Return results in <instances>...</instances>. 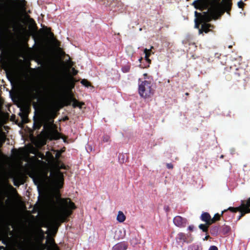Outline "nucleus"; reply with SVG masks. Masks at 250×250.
I'll list each match as a JSON object with an SVG mask.
<instances>
[{"instance_id": "393cba45", "label": "nucleus", "mask_w": 250, "mask_h": 250, "mask_svg": "<svg viewBox=\"0 0 250 250\" xmlns=\"http://www.w3.org/2000/svg\"><path fill=\"white\" fill-rule=\"evenodd\" d=\"M188 250H201L199 246L196 244L191 245L188 247Z\"/></svg>"}, {"instance_id": "a211bd4d", "label": "nucleus", "mask_w": 250, "mask_h": 250, "mask_svg": "<svg viewBox=\"0 0 250 250\" xmlns=\"http://www.w3.org/2000/svg\"><path fill=\"white\" fill-rule=\"evenodd\" d=\"M48 250H60L59 247L55 243L54 239L50 240V246L49 247Z\"/></svg>"}, {"instance_id": "c85d7f7f", "label": "nucleus", "mask_w": 250, "mask_h": 250, "mask_svg": "<svg viewBox=\"0 0 250 250\" xmlns=\"http://www.w3.org/2000/svg\"><path fill=\"white\" fill-rule=\"evenodd\" d=\"M63 150H62V151H58L56 153V158L57 159H59L61 156V154L63 152Z\"/></svg>"}, {"instance_id": "c03bdc74", "label": "nucleus", "mask_w": 250, "mask_h": 250, "mask_svg": "<svg viewBox=\"0 0 250 250\" xmlns=\"http://www.w3.org/2000/svg\"><path fill=\"white\" fill-rule=\"evenodd\" d=\"M166 210L168 211L169 210V208L168 207H167Z\"/></svg>"}, {"instance_id": "4468645a", "label": "nucleus", "mask_w": 250, "mask_h": 250, "mask_svg": "<svg viewBox=\"0 0 250 250\" xmlns=\"http://www.w3.org/2000/svg\"><path fill=\"white\" fill-rule=\"evenodd\" d=\"M200 219L202 221L206 222L207 225H211V217L208 212H203L200 216Z\"/></svg>"}, {"instance_id": "c9c22d12", "label": "nucleus", "mask_w": 250, "mask_h": 250, "mask_svg": "<svg viewBox=\"0 0 250 250\" xmlns=\"http://www.w3.org/2000/svg\"><path fill=\"white\" fill-rule=\"evenodd\" d=\"M193 228H194V227L193 226H189L188 227V229L190 230V231H192L193 229Z\"/></svg>"}, {"instance_id": "f8f14e48", "label": "nucleus", "mask_w": 250, "mask_h": 250, "mask_svg": "<svg viewBox=\"0 0 250 250\" xmlns=\"http://www.w3.org/2000/svg\"><path fill=\"white\" fill-rule=\"evenodd\" d=\"M19 250H33L29 241H23L18 246Z\"/></svg>"}, {"instance_id": "37998d69", "label": "nucleus", "mask_w": 250, "mask_h": 250, "mask_svg": "<svg viewBox=\"0 0 250 250\" xmlns=\"http://www.w3.org/2000/svg\"><path fill=\"white\" fill-rule=\"evenodd\" d=\"M68 117H65L64 118V120H68Z\"/></svg>"}, {"instance_id": "4c0bfd02", "label": "nucleus", "mask_w": 250, "mask_h": 250, "mask_svg": "<svg viewBox=\"0 0 250 250\" xmlns=\"http://www.w3.org/2000/svg\"><path fill=\"white\" fill-rule=\"evenodd\" d=\"M61 168L63 169H66V166L64 164H62L61 166Z\"/></svg>"}, {"instance_id": "7c9ffc66", "label": "nucleus", "mask_w": 250, "mask_h": 250, "mask_svg": "<svg viewBox=\"0 0 250 250\" xmlns=\"http://www.w3.org/2000/svg\"><path fill=\"white\" fill-rule=\"evenodd\" d=\"M46 30L47 31V33L52 37L54 36V34L51 32V29L50 28H46Z\"/></svg>"}, {"instance_id": "f3484780", "label": "nucleus", "mask_w": 250, "mask_h": 250, "mask_svg": "<svg viewBox=\"0 0 250 250\" xmlns=\"http://www.w3.org/2000/svg\"><path fill=\"white\" fill-rule=\"evenodd\" d=\"M125 219L126 217L124 213L122 211H119L117 216V220L119 222L122 223L125 221Z\"/></svg>"}, {"instance_id": "cd10ccee", "label": "nucleus", "mask_w": 250, "mask_h": 250, "mask_svg": "<svg viewBox=\"0 0 250 250\" xmlns=\"http://www.w3.org/2000/svg\"><path fill=\"white\" fill-rule=\"evenodd\" d=\"M144 52L145 54V59L149 58L151 55V53H149V51L147 50V48L144 49Z\"/></svg>"}, {"instance_id": "de8ad7c7", "label": "nucleus", "mask_w": 250, "mask_h": 250, "mask_svg": "<svg viewBox=\"0 0 250 250\" xmlns=\"http://www.w3.org/2000/svg\"><path fill=\"white\" fill-rule=\"evenodd\" d=\"M142 59V58H141V59H139V61L141 62Z\"/></svg>"}, {"instance_id": "5701e85b", "label": "nucleus", "mask_w": 250, "mask_h": 250, "mask_svg": "<svg viewBox=\"0 0 250 250\" xmlns=\"http://www.w3.org/2000/svg\"><path fill=\"white\" fill-rule=\"evenodd\" d=\"M130 65L128 64L124 65L122 68V71L124 73H127L130 71Z\"/></svg>"}, {"instance_id": "aec40b11", "label": "nucleus", "mask_w": 250, "mask_h": 250, "mask_svg": "<svg viewBox=\"0 0 250 250\" xmlns=\"http://www.w3.org/2000/svg\"><path fill=\"white\" fill-rule=\"evenodd\" d=\"M219 228L218 226H212L210 229V233L213 236H217L218 234Z\"/></svg>"}, {"instance_id": "7ed1b4c3", "label": "nucleus", "mask_w": 250, "mask_h": 250, "mask_svg": "<svg viewBox=\"0 0 250 250\" xmlns=\"http://www.w3.org/2000/svg\"><path fill=\"white\" fill-rule=\"evenodd\" d=\"M230 71L227 69L224 72L223 77L228 81L232 78V74H234L236 80L238 82H242V86L245 88L247 83L250 80V68L247 67L246 68L242 66L238 68L230 66Z\"/></svg>"}, {"instance_id": "ea45409f", "label": "nucleus", "mask_w": 250, "mask_h": 250, "mask_svg": "<svg viewBox=\"0 0 250 250\" xmlns=\"http://www.w3.org/2000/svg\"><path fill=\"white\" fill-rule=\"evenodd\" d=\"M69 65L70 66H72L74 65V62L72 61H69Z\"/></svg>"}, {"instance_id": "3c124183", "label": "nucleus", "mask_w": 250, "mask_h": 250, "mask_svg": "<svg viewBox=\"0 0 250 250\" xmlns=\"http://www.w3.org/2000/svg\"><path fill=\"white\" fill-rule=\"evenodd\" d=\"M187 0V1H189L190 0Z\"/></svg>"}, {"instance_id": "79ce46f5", "label": "nucleus", "mask_w": 250, "mask_h": 250, "mask_svg": "<svg viewBox=\"0 0 250 250\" xmlns=\"http://www.w3.org/2000/svg\"><path fill=\"white\" fill-rule=\"evenodd\" d=\"M14 185L16 186H19V184L17 183V182L15 181H14Z\"/></svg>"}, {"instance_id": "c756f323", "label": "nucleus", "mask_w": 250, "mask_h": 250, "mask_svg": "<svg viewBox=\"0 0 250 250\" xmlns=\"http://www.w3.org/2000/svg\"><path fill=\"white\" fill-rule=\"evenodd\" d=\"M237 4L239 8H243L245 4L242 0H241L238 2Z\"/></svg>"}, {"instance_id": "49530a36", "label": "nucleus", "mask_w": 250, "mask_h": 250, "mask_svg": "<svg viewBox=\"0 0 250 250\" xmlns=\"http://www.w3.org/2000/svg\"><path fill=\"white\" fill-rule=\"evenodd\" d=\"M75 71L76 72H75V73H74V75H76V74L77 73V71H76V70H75Z\"/></svg>"}, {"instance_id": "ddd939ff", "label": "nucleus", "mask_w": 250, "mask_h": 250, "mask_svg": "<svg viewBox=\"0 0 250 250\" xmlns=\"http://www.w3.org/2000/svg\"><path fill=\"white\" fill-rule=\"evenodd\" d=\"M228 211V208L227 209H225L223 211H222L221 214H219V213H216L214 215L213 217L211 218V225L213 223H215L216 221L220 220L221 216H222L223 217H225Z\"/></svg>"}, {"instance_id": "f257e3e1", "label": "nucleus", "mask_w": 250, "mask_h": 250, "mask_svg": "<svg viewBox=\"0 0 250 250\" xmlns=\"http://www.w3.org/2000/svg\"><path fill=\"white\" fill-rule=\"evenodd\" d=\"M232 5V0H195L192 5L198 10L208 11L202 13L195 11V28L200 29L201 24L210 21L212 19L217 20L225 12L229 15Z\"/></svg>"}, {"instance_id": "f704fd0d", "label": "nucleus", "mask_w": 250, "mask_h": 250, "mask_svg": "<svg viewBox=\"0 0 250 250\" xmlns=\"http://www.w3.org/2000/svg\"><path fill=\"white\" fill-rule=\"evenodd\" d=\"M152 49H153V46H151L150 49H147V50L149 51V53H151V55L153 54L154 53V52H153L152 51V50H151Z\"/></svg>"}, {"instance_id": "a878e982", "label": "nucleus", "mask_w": 250, "mask_h": 250, "mask_svg": "<svg viewBox=\"0 0 250 250\" xmlns=\"http://www.w3.org/2000/svg\"><path fill=\"white\" fill-rule=\"evenodd\" d=\"M110 137L109 135L107 134H104L103 136V142L104 143L108 142L110 141Z\"/></svg>"}, {"instance_id": "72a5a7b5", "label": "nucleus", "mask_w": 250, "mask_h": 250, "mask_svg": "<svg viewBox=\"0 0 250 250\" xmlns=\"http://www.w3.org/2000/svg\"><path fill=\"white\" fill-rule=\"evenodd\" d=\"M144 78L145 79H147V80H150V78L148 76L147 74L146 73L144 74Z\"/></svg>"}, {"instance_id": "423d86ee", "label": "nucleus", "mask_w": 250, "mask_h": 250, "mask_svg": "<svg viewBox=\"0 0 250 250\" xmlns=\"http://www.w3.org/2000/svg\"><path fill=\"white\" fill-rule=\"evenodd\" d=\"M71 101L73 102L72 106L74 108L79 107L82 108L83 105H84V103L83 102H79L75 98L71 96L70 99H66L63 101H59L56 102L55 104V107L57 108L58 110L62 108L64 106H68L71 104Z\"/></svg>"}, {"instance_id": "bb28decb", "label": "nucleus", "mask_w": 250, "mask_h": 250, "mask_svg": "<svg viewBox=\"0 0 250 250\" xmlns=\"http://www.w3.org/2000/svg\"><path fill=\"white\" fill-rule=\"evenodd\" d=\"M177 239L179 240H185L186 239L185 234L182 232L178 233L177 235Z\"/></svg>"}, {"instance_id": "1a4fd4ad", "label": "nucleus", "mask_w": 250, "mask_h": 250, "mask_svg": "<svg viewBox=\"0 0 250 250\" xmlns=\"http://www.w3.org/2000/svg\"><path fill=\"white\" fill-rule=\"evenodd\" d=\"M174 224L178 227H185L187 223V220L180 216H176L173 218Z\"/></svg>"}, {"instance_id": "dca6fc26", "label": "nucleus", "mask_w": 250, "mask_h": 250, "mask_svg": "<svg viewBox=\"0 0 250 250\" xmlns=\"http://www.w3.org/2000/svg\"><path fill=\"white\" fill-rule=\"evenodd\" d=\"M127 249V245L125 242H121L114 245L112 250H126Z\"/></svg>"}, {"instance_id": "2eb2a0df", "label": "nucleus", "mask_w": 250, "mask_h": 250, "mask_svg": "<svg viewBox=\"0 0 250 250\" xmlns=\"http://www.w3.org/2000/svg\"><path fill=\"white\" fill-rule=\"evenodd\" d=\"M44 121L41 118L37 119L34 118L33 128L34 130H39L43 125Z\"/></svg>"}, {"instance_id": "58836bf2", "label": "nucleus", "mask_w": 250, "mask_h": 250, "mask_svg": "<svg viewBox=\"0 0 250 250\" xmlns=\"http://www.w3.org/2000/svg\"><path fill=\"white\" fill-rule=\"evenodd\" d=\"M209 238H210V236H209V235H208L206 236L203 239L204 241L207 240Z\"/></svg>"}, {"instance_id": "6e6552de", "label": "nucleus", "mask_w": 250, "mask_h": 250, "mask_svg": "<svg viewBox=\"0 0 250 250\" xmlns=\"http://www.w3.org/2000/svg\"><path fill=\"white\" fill-rule=\"evenodd\" d=\"M228 210H229L232 212H236L237 211H239L240 212V214L239 215L237 220H240L241 218L244 216L246 214L250 213V209L245 208L241 205L237 207H229L228 208Z\"/></svg>"}, {"instance_id": "473e14b6", "label": "nucleus", "mask_w": 250, "mask_h": 250, "mask_svg": "<svg viewBox=\"0 0 250 250\" xmlns=\"http://www.w3.org/2000/svg\"><path fill=\"white\" fill-rule=\"evenodd\" d=\"M208 250H218V248L215 246H210Z\"/></svg>"}, {"instance_id": "8fccbe9b", "label": "nucleus", "mask_w": 250, "mask_h": 250, "mask_svg": "<svg viewBox=\"0 0 250 250\" xmlns=\"http://www.w3.org/2000/svg\"><path fill=\"white\" fill-rule=\"evenodd\" d=\"M34 98H35V99H36V98H37V97H36V96H35V97H34Z\"/></svg>"}, {"instance_id": "9b49d317", "label": "nucleus", "mask_w": 250, "mask_h": 250, "mask_svg": "<svg viewBox=\"0 0 250 250\" xmlns=\"http://www.w3.org/2000/svg\"><path fill=\"white\" fill-rule=\"evenodd\" d=\"M214 25L207 22H204L202 24L200 29L199 30V33L200 34L203 33H208L211 31L210 28H213Z\"/></svg>"}, {"instance_id": "20e7f679", "label": "nucleus", "mask_w": 250, "mask_h": 250, "mask_svg": "<svg viewBox=\"0 0 250 250\" xmlns=\"http://www.w3.org/2000/svg\"><path fill=\"white\" fill-rule=\"evenodd\" d=\"M155 90L151 80H144L139 83L138 92L140 96L145 99L151 97Z\"/></svg>"}, {"instance_id": "e433bc0d", "label": "nucleus", "mask_w": 250, "mask_h": 250, "mask_svg": "<svg viewBox=\"0 0 250 250\" xmlns=\"http://www.w3.org/2000/svg\"><path fill=\"white\" fill-rule=\"evenodd\" d=\"M33 107L36 109H37V103H36V102H34L33 103Z\"/></svg>"}, {"instance_id": "09e8293b", "label": "nucleus", "mask_w": 250, "mask_h": 250, "mask_svg": "<svg viewBox=\"0 0 250 250\" xmlns=\"http://www.w3.org/2000/svg\"><path fill=\"white\" fill-rule=\"evenodd\" d=\"M186 95H188V93H186Z\"/></svg>"}, {"instance_id": "f03ea898", "label": "nucleus", "mask_w": 250, "mask_h": 250, "mask_svg": "<svg viewBox=\"0 0 250 250\" xmlns=\"http://www.w3.org/2000/svg\"><path fill=\"white\" fill-rule=\"evenodd\" d=\"M59 207L55 213L54 223L56 225V232L61 223L66 221L72 214L73 210L76 208L75 204L69 198H61L58 202Z\"/></svg>"}, {"instance_id": "b1692460", "label": "nucleus", "mask_w": 250, "mask_h": 250, "mask_svg": "<svg viewBox=\"0 0 250 250\" xmlns=\"http://www.w3.org/2000/svg\"><path fill=\"white\" fill-rule=\"evenodd\" d=\"M81 83L85 87H88L91 86V83L86 79H83L81 81Z\"/></svg>"}, {"instance_id": "412c9836", "label": "nucleus", "mask_w": 250, "mask_h": 250, "mask_svg": "<svg viewBox=\"0 0 250 250\" xmlns=\"http://www.w3.org/2000/svg\"><path fill=\"white\" fill-rule=\"evenodd\" d=\"M210 225H208L206 223L205 224H201L199 226V228L201 229L203 232H207L208 230V228Z\"/></svg>"}, {"instance_id": "6ab92c4d", "label": "nucleus", "mask_w": 250, "mask_h": 250, "mask_svg": "<svg viewBox=\"0 0 250 250\" xmlns=\"http://www.w3.org/2000/svg\"><path fill=\"white\" fill-rule=\"evenodd\" d=\"M241 205L245 208L250 209V197L247 200H241Z\"/></svg>"}, {"instance_id": "2f4dec72", "label": "nucleus", "mask_w": 250, "mask_h": 250, "mask_svg": "<svg viewBox=\"0 0 250 250\" xmlns=\"http://www.w3.org/2000/svg\"><path fill=\"white\" fill-rule=\"evenodd\" d=\"M167 167L168 169H172L173 165L171 163H167Z\"/></svg>"}, {"instance_id": "4be33fe9", "label": "nucleus", "mask_w": 250, "mask_h": 250, "mask_svg": "<svg viewBox=\"0 0 250 250\" xmlns=\"http://www.w3.org/2000/svg\"><path fill=\"white\" fill-rule=\"evenodd\" d=\"M230 230V228L229 226L227 225H224L222 228V231L224 234L228 233Z\"/></svg>"}, {"instance_id": "39448f33", "label": "nucleus", "mask_w": 250, "mask_h": 250, "mask_svg": "<svg viewBox=\"0 0 250 250\" xmlns=\"http://www.w3.org/2000/svg\"><path fill=\"white\" fill-rule=\"evenodd\" d=\"M47 174V171L44 172L43 174L44 178L51 182L56 190H59L63 187L64 182L63 175L60 170L51 172L49 176H48Z\"/></svg>"}, {"instance_id": "9d476101", "label": "nucleus", "mask_w": 250, "mask_h": 250, "mask_svg": "<svg viewBox=\"0 0 250 250\" xmlns=\"http://www.w3.org/2000/svg\"><path fill=\"white\" fill-rule=\"evenodd\" d=\"M75 79L72 76H69L66 79L64 87L67 90H71L75 87Z\"/></svg>"}, {"instance_id": "a18cd8bd", "label": "nucleus", "mask_w": 250, "mask_h": 250, "mask_svg": "<svg viewBox=\"0 0 250 250\" xmlns=\"http://www.w3.org/2000/svg\"><path fill=\"white\" fill-rule=\"evenodd\" d=\"M220 158H224V156L223 155H222L221 156H220Z\"/></svg>"}, {"instance_id": "a19ab883", "label": "nucleus", "mask_w": 250, "mask_h": 250, "mask_svg": "<svg viewBox=\"0 0 250 250\" xmlns=\"http://www.w3.org/2000/svg\"><path fill=\"white\" fill-rule=\"evenodd\" d=\"M146 61L148 63H151V60L149 59V58H147V59H145Z\"/></svg>"}, {"instance_id": "0eeeda50", "label": "nucleus", "mask_w": 250, "mask_h": 250, "mask_svg": "<svg viewBox=\"0 0 250 250\" xmlns=\"http://www.w3.org/2000/svg\"><path fill=\"white\" fill-rule=\"evenodd\" d=\"M41 134L44 137L49 140H57L60 138V134L57 130L52 129L50 125L45 124Z\"/></svg>"}]
</instances>
